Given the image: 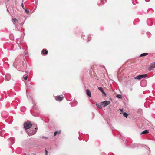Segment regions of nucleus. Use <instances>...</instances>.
Wrapping results in <instances>:
<instances>
[{
  "instance_id": "f257e3e1",
  "label": "nucleus",
  "mask_w": 155,
  "mask_h": 155,
  "mask_svg": "<svg viewBox=\"0 0 155 155\" xmlns=\"http://www.w3.org/2000/svg\"><path fill=\"white\" fill-rule=\"evenodd\" d=\"M26 67L27 65L26 62L25 60H24L22 62L20 67L18 68V70L19 71H24V70L26 69Z\"/></svg>"
},
{
  "instance_id": "f03ea898",
  "label": "nucleus",
  "mask_w": 155,
  "mask_h": 155,
  "mask_svg": "<svg viewBox=\"0 0 155 155\" xmlns=\"http://www.w3.org/2000/svg\"><path fill=\"white\" fill-rule=\"evenodd\" d=\"M24 127L25 129H28L31 127L32 124L29 121L24 123Z\"/></svg>"
},
{
  "instance_id": "7ed1b4c3",
  "label": "nucleus",
  "mask_w": 155,
  "mask_h": 155,
  "mask_svg": "<svg viewBox=\"0 0 155 155\" xmlns=\"http://www.w3.org/2000/svg\"><path fill=\"white\" fill-rule=\"evenodd\" d=\"M147 74H143L138 75L134 78L135 79H137L140 80L142 78H145L147 77Z\"/></svg>"
},
{
  "instance_id": "20e7f679",
  "label": "nucleus",
  "mask_w": 155,
  "mask_h": 155,
  "mask_svg": "<svg viewBox=\"0 0 155 155\" xmlns=\"http://www.w3.org/2000/svg\"><path fill=\"white\" fill-rule=\"evenodd\" d=\"M8 140L9 142V145H11L15 142V138L13 137H11L8 139Z\"/></svg>"
},
{
  "instance_id": "39448f33",
  "label": "nucleus",
  "mask_w": 155,
  "mask_h": 155,
  "mask_svg": "<svg viewBox=\"0 0 155 155\" xmlns=\"http://www.w3.org/2000/svg\"><path fill=\"white\" fill-rule=\"evenodd\" d=\"M110 101H104L101 102V104L104 107L109 105L110 103Z\"/></svg>"
},
{
  "instance_id": "423d86ee",
  "label": "nucleus",
  "mask_w": 155,
  "mask_h": 155,
  "mask_svg": "<svg viewBox=\"0 0 155 155\" xmlns=\"http://www.w3.org/2000/svg\"><path fill=\"white\" fill-rule=\"evenodd\" d=\"M154 68H155V62L151 64L149 68H148V70L149 71H150L152 70Z\"/></svg>"
},
{
  "instance_id": "0eeeda50",
  "label": "nucleus",
  "mask_w": 155,
  "mask_h": 155,
  "mask_svg": "<svg viewBox=\"0 0 155 155\" xmlns=\"http://www.w3.org/2000/svg\"><path fill=\"white\" fill-rule=\"evenodd\" d=\"M11 78V76L9 74H7L5 78V80L8 81H9Z\"/></svg>"
},
{
  "instance_id": "6e6552de",
  "label": "nucleus",
  "mask_w": 155,
  "mask_h": 155,
  "mask_svg": "<svg viewBox=\"0 0 155 155\" xmlns=\"http://www.w3.org/2000/svg\"><path fill=\"white\" fill-rule=\"evenodd\" d=\"M86 94L89 97H91V91L89 89H87L86 90Z\"/></svg>"
},
{
  "instance_id": "1a4fd4ad",
  "label": "nucleus",
  "mask_w": 155,
  "mask_h": 155,
  "mask_svg": "<svg viewBox=\"0 0 155 155\" xmlns=\"http://www.w3.org/2000/svg\"><path fill=\"white\" fill-rule=\"evenodd\" d=\"M41 52L43 54L46 55L48 53V51L46 50V49H43L41 51Z\"/></svg>"
},
{
  "instance_id": "9d476101",
  "label": "nucleus",
  "mask_w": 155,
  "mask_h": 155,
  "mask_svg": "<svg viewBox=\"0 0 155 155\" xmlns=\"http://www.w3.org/2000/svg\"><path fill=\"white\" fill-rule=\"evenodd\" d=\"M63 99V97H61L59 96H58L57 97V98H56V100H58L59 101H62Z\"/></svg>"
},
{
  "instance_id": "9b49d317",
  "label": "nucleus",
  "mask_w": 155,
  "mask_h": 155,
  "mask_svg": "<svg viewBox=\"0 0 155 155\" xmlns=\"http://www.w3.org/2000/svg\"><path fill=\"white\" fill-rule=\"evenodd\" d=\"M17 60H18V58H17L15 60V61H14V62L13 63V66L15 67V68H16V67H17L16 63H17Z\"/></svg>"
},
{
  "instance_id": "f8f14e48",
  "label": "nucleus",
  "mask_w": 155,
  "mask_h": 155,
  "mask_svg": "<svg viewBox=\"0 0 155 155\" xmlns=\"http://www.w3.org/2000/svg\"><path fill=\"white\" fill-rule=\"evenodd\" d=\"M149 130H145L142 132L141 133V134H147L149 133Z\"/></svg>"
},
{
  "instance_id": "ddd939ff",
  "label": "nucleus",
  "mask_w": 155,
  "mask_h": 155,
  "mask_svg": "<svg viewBox=\"0 0 155 155\" xmlns=\"http://www.w3.org/2000/svg\"><path fill=\"white\" fill-rule=\"evenodd\" d=\"M96 105H97V107L99 108L100 109H101L102 108V105L101 104H97V103H96Z\"/></svg>"
},
{
  "instance_id": "4468645a",
  "label": "nucleus",
  "mask_w": 155,
  "mask_h": 155,
  "mask_svg": "<svg viewBox=\"0 0 155 155\" xmlns=\"http://www.w3.org/2000/svg\"><path fill=\"white\" fill-rule=\"evenodd\" d=\"M18 21V20L16 18H14L12 19V22L14 24H15V23L17 22Z\"/></svg>"
},
{
  "instance_id": "2eb2a0df",
  "label": "nucleus",
  "mask_w": 155,
  "mask_h": 155,
  "mask_svg": "<svg viewBox=\"0 0 155 155\" xmlns=\"http://www.w3.org/2000/svg\"><path fill=\"white\" fill-rule=\"evenodd\" d=\"M61 133V131H59V132H58L57 131H56L54 132V136H56L57 134H59Z\"/></svg>"
},
{
  "instance_id": "dca6fc26",
  "label": "nucleus",
  "mask_w": 155,
  "mask_h": 155,
  "mask_svg": "<svg viewBox=\"0 0 155 155\" xmlns=\"http://www.w3.org/2000/svg\"><path fill=\"white\" fill-rule=\"evenodd\" d=\"M148 54V53H143L140 55V57H142L143 56H146V55H147Z\"/></svg>"
},
{
  "instance_id": "f3484780",
  "label": "nucleus",
  "mask_w": 155,
  "mask_h": 155,
  "mask_svg": "<svg viewBox=\"0 0 155 155\" xmlns=\"http://www.w3.org/2000/svg\"><path fill=\"white\" fill-rule=\"evenodd\" d=\"M35 134V133L33 132H32L31 133V131H30V132H28V134L29 135H34Z\"/></svg>"
},
{
  "instance_id": "a211bd4d",
  "label": "nucleus",
  "mask_w": 155,
  "mask_h": 155,
  "mask_svg": "<svg viewBox=\"0 0 155 155\" xmlns=\"http://www.w3.org/2000/svg\"><path fill=\"white\" fill-rule=\"evenodd\" d=\"M116 97L117 98H122V96L120 94H118L116 96Z\"/></svg>"
},
{
  "instance_id": "6ab92c4d",
  "label": "nucleus",
  "mask_w": 155,
  "mask_h": 155,
  "mask_svg": "<svg viewBox=\"0 0 155 155\" xmlns=\"http://www.w3.org/2000/svg\"><path fill=\"white\" fill-rule=\"evenodd\" d=\"M98 89L101 91V92H102L104 91L103 88L101 87H98Z\"/></svg>"
},
{
  "instance_id": "aec40b11",
  "label": "nucleus",
  "mask_w": 155,
  "mask_h": 155,
  "mask_svg": "<svg viewBox=\"0 0 155 155\" xmlns=\"http://www.w3.org/2000/svg\"><path fill=\"white\" fill-rule=\"evenodd\" d=\"M123 115L125 117H127L128 116V114L126 112H124L123 113Z\"/></svg>"
},
{
  "instance_id": "412c9836",
  "label": "nucleus",
  "mask_w": 155,
  "mask_h": 155,
  "mask_svg": "<svg viewBox=\"0 0 155 155\" xmlns=\"http://www.w3.org/2000/svg\"><path fill=\"white\" fill-rule=\"evenodd\" d=\"M24 9V10L25 11V12H26V13L27 14H28L29 13V11L26 8H25Z\"/></svg>"
},
{
  "instance_id": "4be33fe9",
  "label": "nucleus",
  "mask_w": 155,
  "mask_h": 155,
  "mask_svg": "<svg viewBox=\"0 0 155 155\" xmlns=\"http://www.w3.org/2000/svg\"><path fill=\"white\" fill-rule=\"evenodd\" d=\"M104 1H105V2H106V0H101V2L103 3H104Z\"/></svg>"
},
{
  "instance_id": "5701e85b",
  "label": "nucleus",
  "mask_w": 155,
  "mask_h": 155,
  "mask_svg": "<svg viewBox=\"0 0 155 155\" xmlns=\"http://www.w3.org/2000/svg\"><path fill=\"white\" fill-rule=\"evenodd\" d=\"M42 138L43 139H48V137H44V136H42Z\"/></svg>"
},
{
  "instance_id": "b1692460",
  "label": "nucleus",
  "mask_w": 155,
  "mask_h": 155,
  "mask_svg": "<svg viewBox=\"0 0 155 155\" xmlns=\"http://www.w3.org/2000/svg\"><path fill=\"white\" fill-rule=\"evenodd\" d=\"M21 7L24 9L25 8L24 4L23 3L21 4Z\"/></svg>"
},
{
  "instance_id": "393cba45",
  "label": "nucleus",
  "mask_w": 155,
  "mask_h": 155,
  "mask_svg": "<svg viewBox=\"0 0 155 155\" xmlns=\"http://www.w3.org/2000/svg\"><path fill=\"white\" fill-rule=\"evenodd\" d=\"M105 96H106V93L104 91H102V92H101Z\"/></svg>"
},
{
  "instance_id": "a878e982",
  "label": "nucleus",
  "mask_w": 155,
  "mask_h": 155,
  "mask_svg": "<svg viewBox=\"0 0 155 155\" xmlns=\"http://www.w3.org/2000/svg\"><path fill=\"white\" fill-rule=\"evenodd\" d=\"M28 78V76H26L24 78V79L25 80H26Z\"/></svg>"
},
{
  "instance_id": "bb28decb",
  "label": "nucleus",
  "mask_w": 155,
  "mask_h": 155,
  "mask_svg": "<svg viewBox=\"0 0 155 155\" xmlns=\"http://www.w3.org/2000/svg\"><path fill=\"white\" fill-rule=\"evenodd\" d=\"M45 155H47V150L46 149H45Z\"/></svg>"
},
{
  "instance_id": "cd10ccee",
  "label": "nucleus",
  "mask_w": 155,
  "mask_h": 155,
  "mask_svg": "<svg viewBox=\"0 0 155 155\" xmlns=\"http://www.w3.org/2000/svg\"><path fill=\"white\" fill-rule=\"evenodd\" d=\"M18 45L19 47H20V49H21V48L20 45H19L18 44Z\"/></svg>"
},
{
  "instance_id": "c85d7f7f",
  "label": "nucleus",
  "mask_w": 155,
  "mask_h": 155,
  "mask_svg": "<svg viewBox=\"0 0 155 155\" xmlns=\"http://www.w3.org/2000/svg\"><path fill=\"white\" fill-rule=\"evenodd\" d=\"M150 0H145V1L146 2H149V1H150Z\"/></svg>"
},
{
  "instance_id": "c756f323",
  "label": "nucleus",
  "mask_w": 155,
  "mask_h": 155,
  "mask_svg": "<svg viewBox=\"0 0 155 155\" xmlns=\"http://www.w3.org/2000/svg\"><path fill=\"white\" fill-rule=\"evenodd\" d=\"M133 147H136V145L135 144H134L133 145Z\"/></svg>"
},
{
  "instance_id": "7c9ffc66",
  "label": "nucleus",
  "mask_w": 155,
  "mask_h": 155,
  "mask_svg": "<svg viewBox=\"0 0 155 155\" xmlns=\"http://www.w3.org/2000/svg\"><path fill=\"white\" fill-rule=\"evenodd\" d=\"M91 36V35H89L88 36V38H89Z\"/></svg>"
},
{
  "instance_id": "2f4dec72",
  "label": "nucleus",
  "mask_w": 155,
  "mask_h": 155,
  "mask_svg": "<svg viewBox=\"0 0 155 155\" xmlns=\"http://www.w3.org/2000/svg\"><path fill=\"white\" fill-rule=\"evenodd\" d=\"M120 110L121 111H123V109H120Z\"/></svg>"
},
{
  "instance_id": "473e14b6",
  "label": "nucleus",
  "mask_w": 155,
  "mask_h": 155,
  "mask_svg": "<svg viewBox=\"0 0 155 155\" xmlns=\"http://www.w3.org/2000/svg\"><path fill=\"white\" fill-rule=\"evenodd\" d=\"M7 11H8V12H9V10H8V8H7Z\"/></svg>"
},
{
  "instance_id": "72a5a7b5",
  "label": "nucleus",
  "mask_w": 155,
  "mask_h": 155,
  "mask_svg": "<svg viewBox=\"0 0 155 155\" xmlns=\"http://www.w3.org/2000/svg\"><path fill=\"white\" fill-rule=\"evenodd\" d=\"M101 5V4H100V3H99V4H98V5Z\"/></svg>"
},
{
  "instance_id": "f704fd0d",
  "label": "nucleus",
  "mask_w": 155,
  "mask_h": 155,
  "mask_svg": "<svg viewBox=\"0 0 155 155\" xmlns=\"http://www.w3.org/2000/svg\"><path fill=\"white\" fill-rule=\"evenodd\" d=\"M82 38H83V39H84V38H83V35H82Z\"/></svg>"
},
{
  "instance_id": "c9c22d12",
  "label": "nucleus",
  "mask_w": 155,
  "mask_h": 155,
  "mask_svg": "<svg viewBox=\"0 0 155 155\" xmlns=\"http://www.w3.org/2000/svg\"><path fill=\"white\" fill-rule=\"evenodd\" d=\"M90 41V40H88V41H87V42H88V41Z\"/></svg>"
},
{
  "instance_id": "e433bc0d",
  "label": "nucleus",
  "mask_w": 155,
  "mask_h": 155,
  "mask_svg": "<svg viewBox=\"0 0 155 155\" xmlns=\"http://www.w3.org/2000/svg\"><path fill=\"white\" fill-rule=\"evenodd\" d=\"M27 97L28 98V95H27Z\"/></svg>"
},
{
  "instance_id": "4c0bfd02",
  "label": "nucleus",
  "mask_w": 155,
  "mask_h": 155,
  "mask_svg": "<svg viewBox=\"0 0 155 155\" xmlns=\"http://www.w3.org/2000/svg\"><path fill=\"white\" fill-rule=\"evenodd\" d=\"M35 1H36V0H34Z\"/></svg>"
}]
</instances>
